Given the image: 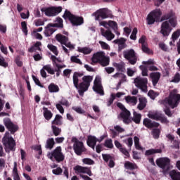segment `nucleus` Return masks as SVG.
Returning a JSON list of instances; mask_svg holds the SVG:
<instances>
[{"instance_id": "f257e3e1", "label": "nucleus", "mask_w": 180, "mask_h": 180, "mask_svg": "<svg viewBox=\"0 0 180 180\" xmlns=\"http://www.w3.org/2000/svg\"><path fill=\"white\" fill-rule=\"evenodd\" d=\"M176 19V14L172 10H170L168 13L162 16V22L164 20H168L163 22L161 25L160 33H162L163 36H169V33L171 32V27L169 25L172 27H176V25H178Z\"/></svg>"}, {"instance_id": "f03ea898", "label": "nucleus", "mask_w": 180, "mask_h": 180, "mask_svg": "<svg viewBox=\"0 0 180 180\" xmlns=\"http://www.w3.org/2000/svg\"><path fill=\"white\" fill-rule=\"evenodd\" d=\"M1 142L4 147V150L7 154H9L11 151L14 153L16 151V141L12 137V135L9 131H6L4 137L1 139Z\"/></svg>"}, {"instance_id": "7ed1b4c3", "label": "nucleus", "mask_w": 180, "mask_h": 180, "mask_svg": "<svg viewBox=\"0 0 180 180\" xmlns=\"http://www.w3.org/2000/svg\"><path fill=\"white\" fill-rule=\"evenodd\" d=\"M82 82L79 84L77 83V87H75L76 89L79 90V95L82 96L91 86V82L94 81V77L91 75H85L82 77Z\"/></svg>"}, {"instance_id": "20e7f679", "label": "nucleus", "mask_w": 180, "mask_h": 180, "mask_svg": "<svg viewBox=\"0 0 180 180\" xmlns=\"http://www.w3.org/2000/svg\"><path fill=\"white\" fill-rule=\"evenodd\" d=\"M165 103H167L171 109H175V108H178V105L180 103V94H178L177 89H174L170 91L168 98H166Z\"/></svg>"}, {"instance_id": "39448f33", "label": "nucleus", "mask_w": 180, "mask_h": 180, "mask_svg": "<svg viewBox=\"0 0 180 180\" xmlns=\"http://www.w3.org/2000/svg\"><path fill=\"white\" fill-rule=\"evenodd\" d=\"M91 61L94 64L98 63L102 67H108L109 63H110V59L105 56V52L101 51L94 53L91 58Z\"/></svg>"}, {"instance_id": "423d86ee", "label": "nucleus", "mask_w": 180, "mask_h": 180, "mask_svg": "<svg viewBox=\"0 0 180 180\" xmlns=\"http://www.w3.org/2000/svg\"><path fill=\"white\" fill-rule=\"evenodd\" d=\"M63 19L67 20L68 19L72 26H81L84 23V18L76 16L75 15L71 13L68 10H65L63 15Z\"/></svg>"}, {"instance_id": "0eeeda50", "label": "nucleus", "mask_w": 180, "mask_h": 180, "mask_svg": "<svg viewBox=\"0 0 180 180\" xmlns=\"http://www.w3.org/2000/svg\"><path fill=\"white\" fill-rule=\"evenodd\" d=\"M73 144V150L76 155L81 156L84 153H86V148L84 146V142L80 141L76 137L72 139Z\"/></svg>"}, {"instance_id": "6e6552de", "label": "nucleus", "mask_w": 180, "mask_h": 180, "mask_svg": "<svg viewBox=\"0 0 180 180\" xmlns=\"http://www.w3.org/2000/svg\"><path fill=\"white\" fill-rule=\"evenodd\" d=\"M162 12L161 9H155L151 11L146 18L147 25H154L155 22H160Z\"/></svg>"}, {"instance_id": "1a4fd4ad", "label": "nucleus", "mask_w": 180, "mask_h": 180, "mask_svg": "<svg viewBox=\"0 0 180 180\" xmlns=\"http://www.w3.org/2000/svg\"><path fill=\"white\" fill-rule=\"evenodd\" d=\"M41 11L44 12V14L46 16H48L49 18H51L53 16H57L58 13H61L63 12V7L58 6V7H44L41 8Z\"/></svg>"}, {"instance_id": "9d476101", "label": "nucleus", "mask_w": 180, "mask_h": 180, "mask_svg": "<svg viewBox=\"0 0 180 180\" xmlns=\"http://www.w3.org/2000/svg\"><path fill=\"white\" fill-rule=\"evenodd\" d=\"M48 157L49 159L53 161V158L56 160L57 162H61L64 161L65 157L64 156V154L61 152V147L58 146L56 147L53 152L48 154Z\"/></svg>"}, {"instance_id": "9b49d317", "label": "nucleus", "mask_w": 180, "mask_h": 180, "mask_svg": "<svg viewBox=\"0 0 180 180\" xmlns=\"http://www.w3.org/2000/svg\"><path fill=\"white\" fill-rule=\"evenodd\" d=\"M137 53L134 49H131L123 51V57L127 60L131 65H134L137 63Z\"/></svg>"}, {"instance_id": "f8f14e48", "label": "nucleus", "mask_w": 180, "mask_h": 180, "mask_svg": "<svg viewBox=\"0 0 180 180\" xmlns=\"http://www.w3.org/2000/svg\"><path fill=\"white\" fill-rule=\"evenodd\" d=\"M3 123L6 127V129H8L7 131L10 133L11 135L15 134L18 130H19V126L18 124L13 123L12 122V120L11 118L6 117L3 120Z\"/></svg>"}, {"instance_id": "ddd939ff", "label": "nucleus", "mask_w": 180, "mask_h": 180, "mask_svg": "<svg viewBox=\"0 0 180 180\" xmlns=\"http://www.w3.org/2000/svg\"><path fill=\"white\" fill-rule=\"evenodd\" d=\"M148 80L147 78L136 77L134 79L135 85L139 88L143 92H147V84Z\"/></svg>"}, {"instance_id": "4468645a", "label": "nucleus", "mask_w": 180, "mask_h": 180, "mask_svg": "<svg viewBox=\"0 0 180 180\" xmlns=\"http://www.w3.org/2000/svg\"><path fill=\"white\" fill-rule=\"evenodd\" d=\"M171 160L168 158H160L156 160V165L162 169H165L168 171L169 169V164Z\"/></svg>"}, {"instance_id": "2eb2a0df", "label": "nucleus", "mask_w": 180, "mask_h": 180, "mask_svg": "<svg viewBox=\"0 0 180 180\" xmlns=\"http://www.w3.org/2000/svg\"><path fill=\"white\" fill-rule=\"evenodd\" d=\"M109 10L108 8H101L95 12L93 15L95 16L96 20H103V19H108L109 15H108Z\"/></svg>"}, {"instance_id": "dca6fc26", "label": "nucleus", "mask_w": 180, "mask_h": 180, "mask_svg": "<svg viewBox=\"0 0 180 180\" xmlns=\"http://www.w3.org/2000/svg\"><path fill=\"white\" fill-rule=\"evenodd\" d=\"M73 169L77 175H78V174H86L89 175V176H92V175H94V174H92V171L91 170V167L77 165L73 168Z\"/></svg>"}, {"instance_id": "f3484780", "label": "nucleus", "mask_w": 180, "mask_h": 180, "mask_svg": "<svg viewBox=\"0 0 180 180\" xmlns=\"http://www.w3.org/2000/svg\"><path fill=\"white\" fill-rule=\"evenodd\" d=\"M143 126H145V127H147V129H154V128L160 127V123L155 121H152L148 118L143 119Z\"/></svg>"}, {"instance_id": "a211bd4d", "label": "nucleus", "mask_w": 180, "mask_h": 180, "mask_svg": "<svg viewBox=\"0 0 180 180\" xmlns=\"http://www.w3.org/2000/svg\"><path fill=\"white\" fill-rule=\"evenodd\" d=\"M127 41V39L123 37H121L120 39H117L113 41L114 44L118 45V51H122V50L126 49L127 47V44H126V42Z\"/></svg>"}, {"instance_id": "6ab92c4d", "label": "nucleus", "mask_w": 180, "mask_h": 180, "mask_svg": "<svg viewBox=\"0 0 180 180\" xmlns=\"http://www.w3.org/2000/svg\"><path fill=\"white\" fill-rule=\"evenodd\" d=\"M131 115L130 111L124 110L120 112V117L123 119V122L125 124H130V123H131V120H130Z\"/></svg>"}, {"instance_id": "aec40b11", "label": "nucleus", "mask_w": 180, "mask_h": 180, "mask_svg": "<svg viewBox=\"0 0 180 180\" xmlns=\"http://www.w3.org/2000/svg\"><path fill=\"white\" fill-rule=\"evenodd\" d=\"M101 33L103 37H105V39L108 40V41H110L115 39V34L112 33V31L109 30H105V29L101 28Z\"/></svg>"}, {"instance_id": "412c9836", "label": "nucleus", "mask_w": 180, "mask_h": 180, "mask_svg": "<svg viewBox=\"0 0 180 180\" xmlns=\"http://www.w3.org/2000/svg\"><path fill=\"white\" fill-rule=\"evenodd\" d=\"M150 77L152 79L153 86H156L158 84V82L160 81V78H161V73H160L159 72H151L150 74Z\"/></svg>"}, {"instance_id": "4be33fe9", "label": "nucleus", "mask_w": 180, "mask_h": 180, "mask_svg": "<svg viewBox=\"0 0 180 180\" xmlns=\"http://www.w3.org/2000/svg\"><path fill=\"white\" fill-rule=\"evenodd\" d=\"M84 72H75L73 74V85L75 87H78L79 79L81 77H84Z\"/></svg>"}, {"instance_id": "5701e85b", "label": "nucleus", "mask_w": 180, "mask_h": 180, "mask_svg": "<svg viewBox=\"0 0 180 180\" xmlns=\"http://www.w3.org/2000/svg\"><path fill=\"white\" fill-rule=\"evenodd\" d=\"M56 23H49V27L51 26L53 27H58L59 29H63V27H64V21L63 20V18L57 17L56 18Z\"/></svg>"}, {"instance_id": "b1692460", "label": "nucleus", "mask_w": 180, "mask_h": 180, "mask_svg": "<svg viewBox=\"0 0 180 180\" xmlns=\"http://www.w3.org/2000/svg\"><path fill=\"white\" fill-rule=\"evenodd\" d=\"M52 126H63V116L57 114L54 120L51 122Z\"/></svg>"}, {"instance_id": "393cba45", "label": "nucleus", "mask_w": 180, "mask_h": 180, "mask_svg": "<svg viewBox=\"0 0 180 180\" xmlns=\"http://www.w3.org/2000/svg\"><path fill=\"white\" fill-rule=\"evenodd\" d=\"M43 115H44V117L46 120H47L48 122L49 120H51V118L53 117V112H51V111L50 110H49V108H46V107H43Z\"/></svg>"}, {"instance_id": "a878e982", "label": "nucleus", "mask_w": 180, "mask_h": 180, "mask_svg": "<svg viewBox=\"0 0 180 180\" xmlns=\"http://www.w3.org/2000/svg\"><path fill=\"white\" fill-rule=\"evenodd\" d=\"M56 39L57 41L60 43V44H65V43H68V38L65 37V35L58 34L56 35Z\"/></svg>"}, {"instance_id": "bb28decb", "label": "nucleus", "mask_w": 180, "mask_h": 180, "mask_svg": "<svg viewBox=\"0 0 180 180\" xmlns=\"http://www.w3.org/2000/svg\"><path fill=\"white\" fill-rule=\"evenodd\" d=\"M169 175L172 180H180V172L173 169L169 172Z\"/></svg>"}, {"instance_id": "cd10ccee", "label": "nucleus", "mask_w": 180, "mask_h": 180, "mask_svg": "<svg viewBox=\"0 0 180 180\" xmlns=\"http://www.w3.org/2000/svg\"><path fill=\"white\" fill-rule=\"evenodd\" d=\"M146 106H147V100L145 98H140L137 109H139V110H143Z\"/></svg>"}, {"instance_id": "c85d7f7f", "label": "nucleus", "mask_w": 180, "mask_h": 180, "mask_svg": "<svg viewBox=\"0 0 180 180\" xmlns=\"http://www.w3.org/2000/svg\"><path fill=\"white\" fill-rule=\"evenodd\" d=\"M96 143H98V138L97 137L94 136L92 135H89L87 137V141H86L87 146L96 145Z\"/></svg>"}, {"instance_id": "c756f323", "label": "nucleus", "mask_w": 180, "mask_h": 180, "mask_svg": "<svg viewBox=\"0 0 180 180\" xmlns=\"http://www.w3.org/2000/svg\"><path fill=\"white\" fill-rule=\"evenodd\" d=\"M93 89L95 92H96L101 96H103V95H105V91H103V86H102V84H98L97 86H94Z\"/></svg>"}, {"instance_id": "7c9ffc66", "label": "nucleus", "mask_w": 180, "mask_h": 180, "mask_svg": "<svg viewBox=\"0 0 180 180\" xmlns=\"http://www.w3.org/2000/svg\"><path fill=\"white\" fill-rule=\"evenodd\" d=\"M93 89L95 92H96L101 96H103V95H105V91H103V86H102V84H98L97 86H94Z\"/></svg>"}, {"instance_id": "2f4dec72", "label": "nucleus", "mask_w": 180, "mask_h": 180, "mask_svg": "<svg viewBox=\"0 0 180 180\" xmlns=\"http://www.w3.org/2000/svg\"><path fill=\"white\" fill-rule=\"evenodd\" d=\"M161 153H162V149L151 148V149L147 150L145 152V155L148 156V155H153V154H161Z\"/></svg>"}, {"instance_id": "473e14b6", "label": "nucleus", "mask_w": 180, "mask_h": 180, "mask_svg": "<svg viewBox=\"0 0 180 180\" xmlns=\"http://www.w3.org/2000/svg\"><path fill=\"white\" fill-rule=\"evenodd\" d=\"M124 167L126 169H129L130 171H133L134 169H137V165L132 163L131 162H126L124 165Z\"/></svg>"}, {"instance_id": "72a5a7b5", "label": "nucleus", "mask_w": 180, "mask_h": 180, "mask_svg": "<svg viewBox=\"0 0 180 180\" xmlns=\"http://www.w3.org/2000/svg\"><path fill=\"white\" fill-rule=\"evenodd\" d=\"M51 27H51V26L49 27V24L46 25V27H45L44 34L45 36H46V37H50V36H51V34H53V33L56 32V30Z\"/></svg>"}, {"instance_id": "f704fd0d", "label": "nucleus", "mask_w": 180, "mask_h": 180, "mask_svg": "<svg viewBox=\"0 0 180 180\" xmlns=\"http://www.w3.org/2000/svg\"><path fill=\"white\" fill-rule=\"evenodd\" d=\"M125 101L127 103H133V105H137V97L136 96H125Z\"/></svg>"}, {"instance_id": "c9c22d12", "label": "nucleus", "mask_w": 180, "mask_h": 180, "mask_svg": "<svg viewBox=\"0 0 180 180\" xmlns=\"http://www.w3.org/2000/svg\"><path fill=\"white\" fill-rule=\"evenodd\" d=\"M49 92L51 94H53L54 92H58L60 91V88L57 84H55L54 83H51L48 86Z\"/></svg>"}, {"instance_id": "e433bc0d", "label": "nucleus", "mask_w": 180, "mask_h": 180, "mask_svg": "<svg viewBox=\"0 0 180 180\" xmlns=\"http://www.w3.org/2000/svg\"><path fill=\"white\" fill-rule=\"evenodd\" d=\"M55 144H56V142L54 141V139L49 138L46 141V144L45 147L48 150H52V148L54 147Z\"/></svg>"}, {"instance_id": "4c0bfd02", "label": "nucleus", "mask_w": 180, "mask_h": 180, "mask_svg": "<svg viewBox=\"0 0 180 180\" xmlns=\"http://www.w3.org/2000/svg\"><path fill=\"white\" fill-rule=\"evenodd\" d=\"M132 121L136 123V124H140L141 122V114L137 113V112H134V117Z\"/></svg>"}, {"instance_id": "58836bf2", "label": "nucleus", "mask_w": 180, "mask_h": 180, "mask_svg": "<svg viewBox=\"0 0 180 180\" xmlns=\"http://www.w3.org/2000/svg\"><path fill=\"white\" fill-rule=\"evenodd\" d=\"M151 134L153 139H160V134H161V129H158V127L154 128L151 131Z\"/></svg>"}, {"instance_id": "ea45409f", "label": "nucleus", "mask_w": 180, "mask_h": 180, "mask_svg": "<svg viewBox=\"0 0 180 180\" xmlns=\"http://www.w3.org/2000/svg\"><path fill=\"white\" fill-rule=\"evenodd\" d=\"M104 147H106V148H110L112 150L113 148V141H112V139H106L103 143Z\"/></svg>"}, {"instance_id": "a19ab883", "label": "nucleus", "mask_w": 180, "mask_h": 180, "mask_svg": "<svg viewBox=\"0 0 180 180\" xmlns=\"http://www.w3.org/2000/svg\"><path fill=\"white\" fill-rule=\"evenodd\" d=\"M51 129L53 134L57 136L61 134V129L58 127L57 125H51Z\"/></svg>"}, {"instance_id": "79ce46f5", "label": "nucleus", "mask_w": 180, "mask_h": 180, "mask_svg": "<svg viewBox=\"0 0 180 180\" xmlns=\"http://www.w3.org/2000/svg\"><path fill=\"white\" fill-rule=\"evenodd\" d=\"M48 49L55 54V56H58V50L57 49V46L49 44L47 46Z\"/></svg>"}, {"instance_id": "37998d69", "label": "nucleus", "mask_w": 180, "mask_h": 180, "mask_svg": "<svg viewBox=\"0 0 180 180\" xmlns=\"http://www.w3.org/2000/svg\"><path fill=\"white\" fill-rule=\"evenodd\" d=\"M148 96H150V99H155L158 95H160V93L154 91V90H150L148 93Z\"/></svg>"}, {"instance_id": "c03bdc74", "label": "nucleus", "mask_w": 180, "mask_h": 180, "mask_svg": "<svg viewBox=\"0 0 180 180\" xmlns=\"http://www.w3.org/2000/svg\"><path fill=\"white\" fill-rule=\"evenodd\" d=\"M114 67L117 68V71H120L121 72H124V65L122 63H114Z\"/></svg>"}, {"instance_id": "a18cd8bd", "label": "nucleus", "mask_w": 180, "mask_h": 180, "mask_svg": "<svg viewBox=\"0 0 180 180\" xmlns=\"http://www.w3.org/2000/svg\"><path fill=\"white\" fill-rule=\"evenodd\" d=\"M108 25L110 27H112L113 30H119V28L117 27V22H116L115 21H112V20L108 21Z\"/></svg>"}, {"instance_id": "49530a36", "label": "nucleus", "mask_w": 180, "mask_h": 180, "mask_svg": "<svg viewBox=\"0 0 180 180\" xmlns=\"http://www.w3.org/2000/svg\"><path fill=\"white\" fill-rule=\"evenodd\" d=\"M44 70L45 71H47L49 74H51V75H54V70L51 68V65H46L43 67Z\"/></svg>"}, {"instance_id": "de8ad7c7", "label": "nucleus", "mask_w": 180, "mask_h": 180, "mask_svg": "<svg viewBox=\"0 0 180 180\" xmlns=\"http://www.w3.org/2000/svg\"><path fill=\"white\" fill-rule=\"evenodd\" d=\"M82 162L83 164H86V165H94V164H95L94 160L88 158L82 159Z\"/></svg>"}, {"instance_id": "09e8293b", "label": "nucleus", "mask_w": 180, "mask_h": 180, "mask_svg": "<svg viewBox=\"0 0 180 180\" xmlns=\"http://www.w3.org/2000/svg\"><path fill=\"white\" fill-rule=\"evenodd\" d=\"M70 61L72 63H75L76 64H79V65H82V62L79 58H78V56H71Z\"/></svg>"}, {"instance_id": "8fccbe9b", "label": "nucleus", "mask_w": 180, "mask_h": 180, "mask_svg": "<svg viewBox=\"0 0 180 180\" xmlns=\"http://www.w3.org/2000/svg\"><path fill=\"white\" fill-rule=\"evenodd\" d=\"M79 53H83V54H91V49L87 47L78 48Z\"/></svg>"}, {"instance_id": "3c124183", "label": "nucleus", "mask_w": 180, "mask_h": 180, "mask_svg": "<svg viewBox=\"0 0 180 180\" xmlns=\"http://www.w3.org/2000/svg\"><path fill=\"white\" fill-rule=\"evenodd\" d=\"M22 31L25 33V36H27V23L25 21L21 22Z\"/></svg>"}, {"instance_id": "603ef678", "label": "nucleus", "mask_w": 180, "mask_h": 180, "mask_svg": "<svg viewBox=\"0 0 180 180\" xmlns=\"http://www.w3.org/2000/svg\"><path fill=\"white\" fill-rule=\"evenodd\" d=\"M99 44L101 45L103 50H110V46L106 42L103 41H99Z\"/></svg>"}, {"instance_id": "864d4df0", "label": "nucleus", "mask_w": 180, "mask_h": 180, "mask_svg": "<svg viewBox=\"0 0 180 180\" xmlns=\"http://www.w3.org/2000/svg\"><path fill=\"white\" fill-rule=\"evenodd\" d=\"M171 82H174V84H178L180 82V74L179 72H176L174 76L173 77V79H172Z\"/></svg>"}, {"instance_id": "5fc2aeb1", "label": "nucleus", "mask_w": 180, "mask_h": 180, "mask_svg": "<svg viewBox=\"0 0 180 180\" xmlns=\"http://www.w3.org/2000/svg\"><path fill=\"white\" fill-rule=\"evenodd\" d=\"M180 36V30H178L177 31L174 32L172 35V39L173 40V43H175L176 40H178V38Z\"/></svg>"}, {"instance_id": "6e6d98bb", "label": "nucleus", "mask_w": 180, "mask_h": 180, "mask_svg": "<svg viewBox=\"0 0 180 180\" xmlns=\"http://www.w3.org/2000/svg\"><path fill=\"white\" fill-rule=\"evenodd\" d=\"M141 50L142 51H143V53H146V54L151 53V51L148 49V45L147 44L141 45Z\"/></svg>"}, {"instance_id": "4d7b16f0", "label": "nucleus", "mask_w": 180, "mask_h": 180, "mask_svg": "<svg viewBox=\"0 0 180 180\" xmlns=\"http://www.w3.org/2000/svg\"><path fill=\"white\" fill-rule=\"evenodd\" d=\"M32 79L36 85L40 86V88H44V85L41 84L40 80L37 77H36V76L32 75Z\"/></svg>"}, {"instance_id": "13d9d810", "label": "nucleus", "mask_w": 180, "mask_h": 180, "mask_svg": "<svg viewBox=\"0 0 180 180\" xmlns=\"http://www.w3.org/2000/svg\"><path fill=\"white\" fill-rule=\"evenodd\" d=\"M52 174H53V175H61L63 174V169L60 167L56 169H53L52 170Z\"/></svg>"}, {"instance_id": "bf43d9fd", "label": "nucleus", "mask_w": 180, "mask_h": 180, "mask_svg": "<svg viewBox=\"0 0 180 180\" xmlns=\"http://www.w3.org/2000/svg\"><path fill=\"white\" fill-rule=\"evenodd\" d=\"M161 115V113L150 114L149 117L150 119H153V120H160Z\"/></svg>"}, {"instance_id": "052dcab7", "label": "nucleus", "mask_w": 180, "mask_h": 180, "mask_svg": "<svg viewBox=\"0 0 180 180\" xmlns=\"http://www.w3.org/2000/svg\"><path fill=\"white\" fill-rule=\"evenodd\" d=\"M140 68L142 71V76L143 77H148V69L146 68V66H140Z\"/></svg>"}, {"instance_id": "680f3d73", "label": "nucleus", "mask_w": 180, "mask_h": 180, "mask_svg": "<svg viewBox=\"0 0 180 180\" xmlns=\"http://www.w3.org/2000/svg\"><path fill=\"white\" fill-rule=\"evenodd\" d=\"M137 28H134L132 33L130 36L131 40H137Z\"/></svg>"}, {"instance_id": "e2e57ef3", "label": "nucleus", "mask_w": 180, "mask_h": 180, "mask_svg": "<svg viewBox=\"0 0 180 180\" xmlns=\"http://www.w3.org/2000/svg\"><path fill=\"white\" fill-rule=\"evenodd\" d=\"M102 157L105 162H109V160L113 158L110 154H102Z\"/></svg>"}, {"instance_id": "0e129e2a", "label": "nucleus", "mask_w": 180, "mask_h": 180, "mask_svg": "<svg viewBox=\"0 0 180 180\" xmlns=\"http://www.w3.org/2000/svg\"><path fill=\"white\" fill-rule=\"evenodd\" d=\"M72 110L79 115H84L85 113V110H82L81 107H72Z\"/></svg>"}, {"instance_id": "69168bd1", "label": "nucleus", "mask_w": 180, "mask_h": 180, "mask_svg": "<svg viewBox=\"0 0 180 180\" xmlns=\"http://www.w3.org/2000/svg\"><path fill=\"white\" fill-rule=\"evenodd\" d=\"M120 151L121 153H122L124 154V155H125V157H127V158H129V157H130V153H129V150H127V149H126V148H121L120 149Z\"/></svg>"}, {"instance_id": "338daca9", "label": "nucleus", "mask_w": 180, "mask_h": 180, "mask_svg": "<svg viewBox=\"0 0 180 180\" xmlns=\"http://www.w3.org/2000/svg\"><path fill=\"white\" fill-rule=\"evenodd\" d=\"M0 65L1 67H5V68L8 67V63L5 61V58L3 56H0Z\"/></svg>"}, {"instance_id": "774afa93", "label": "nucleus", "mask_w": 180, "mask_h": 180, "mask_svg": "<svg viewBox=\"0 0 180 180\" xmlns=\"http://www.w3.org/2000/svg\"><path fill=\"white\" fill-rule=\"evenodd\" d=\"M159 120L161 122V123H169V121H168V119L167 117L164 116L163 114H161L160 117L159 118Z\"/></svg>"}]
</instances>
